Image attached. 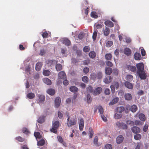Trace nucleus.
<instances>
[{
	"label": "nucleus",
	"mask_w": 149,
	"mask_h": 149,
	"mask_svg": "<svg viewBox=\"0 0 149 149\" xmlns=\"http://www.w3.org/2000/svg\"><path fill=\"white\" fill-rule=\"evenodd\" d=\"M45 143V140L42 139L38 142L37 145L38 146H41L44 145Z\"/></svg>",
	"instance_id": "obj_36"
},
{
	"label": "nucleus",
	"mask_w": 149,
	"mask_h": 149,
	"mask_svg": "<svg viewBox=\"0 0 149 149\" xmlns=\"http://www.w3.org/2000/svg\"><path fill=\"white\" fill-rule=\"evenodd\" d=\"M104 149H112V146L110 144H106L104 146Z\"/></svg>",
	"instance_id": "obj_57"
},
{
	"label": "nucleus",
	"mask_w": 149,
	"mask_h": 149,
	"mask_svg": "<svg viewBox=\"0 0 149 149\" xmlns=\"http://www.w3.org/2000/svg\"><path fill=\"white\" fill-rule=\"evenodd\" d=\"M123 115L121 113H116L114 115V117L116 119H118L121 118L122 116Z\"/></svg>",
	"instance_id": "obj_38"
},
{
	"label": "nucleus",
	"mask_w": 149,
	"mask_h": 149,
	"mask_svg": "<svg viewBox=\"0 0 149 149\" xmlns=\"http://www.w3.org/2000/svg\"><path fill=\"white\" fill-rule=\"evenodd\" d=\"M90 48L89 46H86L84 47L83 48V51L84 52H88L90 50Z\"/></svg>",
	"instance_id": "obj_41"
},
{
	"label": "nucleus",
	"mask_w": 149,
	"mask_h": 149,
	"mask_svg": "<svg viewBox=\"0 0 149 149\" xmlns=\"http://www.w3.org/2000/svg\"><path fill=\"white\" fill-rule=\"evenodd\" d=\"M134 123L135 125H143L142 122L139 120H135Z\"/></svg>",
	"instance_id": "obj_54"
},
{
	"label": "nucleus",
	"mask_w": 149,
	"mask_h": 149,
	"mask_svg": "<svg viewBox=\"0 0 149 149\" xmlns=\"http://www.w3.org/2000/svg\"><path fill=\"white\" fill-rule=\"evenodd\" d=\"M78 90V88L75 86H72L70 88V90L72 92H77Z\"/></svg>",
	"instance_id": "obj_28"
},
{
	"label": "nucleus",
	"mask_w": 149,
	"mask_h": 149,
	"mask_svg": "<svg viewBox=\"0 0 149 149\" xmlns=\"http://www.w3.org/2000/svg\"><path fill=\"white\" fill-rule=\"evenodd\" d=\"M124 139V137L122 135H120L118 136L116 140L117 143L118 144H120L121 143Z\"/></svg>",
	"instance_id": "obj_13"
},
{
	"label": "nucleus",
	"mask_w": 149,
	"mask_h": 149,
	"mask_svg": "<svg viewBox=\"0 0 149 149\" xmlns=\"http://www.w3.org/2000/svg\"><path fill=\"white\" fill-rule=\"evenodd\" d=\"M103 33L104 35L108 36L109 34L110 29L109 28L106 27L105 29L103 31Z\"/></svg>",
	"instance_id": "obj_30"
},
{
	"label": "nucleus",
	"mask_w": 149,
	"mask_h": 149,
	"mask_svg": "<svg viewBox=\"0 0 149 149\" xmlns=\"http://www.w3.org/2000/svg\"><path fill=\"white\" fill-rule=\"evenodd\" d=\"M136 66L137 69V73L144 71V65L143 63H137L136 65Z\"/></svg>",
	"instance_id": "obj_3"
},
{
	"label": "nucleus",
	"mask_w": 149,
	"mask_h": 149,
	"mask_svg": "<svg viewBox=\"0 0 149 149\" xmlns=\"http://www.w3.org/2000/svg\"><path fill=\"white\" fill-rule=\"evenodd\" d=\"M27 97L29 99H32L35 97V95L32 93H29L27 94Z\"/></svg>",
	"instance_id": "obj_31"
},
{
	"label": "nucleus",
	"mask_w": 149,
	"mask_h": 149,
	"mask_svg": "<svg viewBox=\"0 0 149 149\" xmlns=\"http://www.w3.org/2000/svg\"><path fill=\"white\" fill-rule=\"evenodd\" d=\"M91 78L92 79L95 80L97 79V74L95 73H93L91 74Z\"/></svg>",
	"instance_id": "obj_55"
},
{
	"label": "nucleus",
	"mask_w": 149,
	"mask_h": 149,
	"mask_svg": "<svg viewBox=\"0 0 149 149\" xmlns=\"http://www.w3.org/2000/svg\"><path fill=\"white\" fill-rule=\"evenodd\" d=\"M34 134L36 139H40L41 138V136L40 135V134L38 132H35Z\"/></svg>",
	"instance_id": "obj_42"
},
{
	"label": "nucleus",
	"mask_w": 149,
	"mask_h": 149,
	"mask_svg": "<svg viewBox=\"0 0 149 149\" xmlns=\"http://www.w3.org/2000/svg\"><path fill=\"white\" fill-rule=\"evenodd\" d=\"M119 100V98L118 97H116L113 99L112 101L109 103V105H112L117 103Z\"/></svg>",
	"instance_id": "obj_26"
},
{
	"label": "nucleus",
	"mask_w": 149,
	"mask_h": 149,
	"mask_svg": "<svg viewBox=\"0 0 149 149\" xmlns=\"http://www.w3.org/2000/svg\"><path fill=\"white\" fill-rule=\"evenodd\" d=\"M43 82L47 85H50L52 84V82L50 80L47 78H45L43 79Z\"/></svg>",
	"instance_id": "obj_21"
},
{
	"label": "nucleus",
	"mask_w": 149,
	"mask_h": 149,
	"mask_svg": "<svg viewBox=\"0 0 149 149\" xmlns=\"http://www.w3.org/2000/svg\"><path fill=\"white\" fill-rule=\"evenodd\" d=\"M62 42L63 44L68 46L70 45L71 44L70 40L66 38H63L62 40Z\"/></svg>",
	"instance_id": "obj_14"
},
{
	"label": "nucleus",
	"mask_w": 149,
	"mask_h": 149,
	"mask_svg": "<svg viewBox=\"0 0 149 149\" xmlns=\"http://www.w3.org/2000/svg\"><path fill=\"white\" fill-rule=\"evenodd\" d=\"M42 35L43 38H47L49 37L48 33L47 32H43Z\"/></svg>",
	"instance_id": "obj_64"
},
{
	"label": "nucleus",
	"mask_w": 149,
	"mask_h": 149,
	"mask_svg": "<svg viewBox=\"0 0 149 149\" xmlns=\"http://www.w3.org/2000/svg\"><path fill=\"white\" fill-rule=\"evenodd\" d=\"M82 81L85 83H87L88 81V78L86 76H84L82 78Z\"/></svg>",
	"instance_id": "obj_50"
},
{
	"label": "nucleus",
	"mask_w": 149,
	"mask_h": 149,
	"mask_svg": "<svg viewBox=\"0 0 149 149\" xmlns=\"http://www.w3.org/2000/svg\"><path fill=\"white\" fill-rule=\"evenodd\" d=\"M124 110L125 108L122 106L118 107L116 109V112L120 113H122Z\"/></svg>",
	"instance_id": "obj_22"
},
{
	"label": "nucleus",
	"mask_w": 149,
	"mask_h": 149,
	"mask_svg": "<svg viewBox=\"0 0 149 149\" xmlns=\"http://www.w3.org/2000/svg\"><path fill=\"white\" fill-rule=\"evenodd\" d=\"M112 81V78L111 76H108L104 79V82L107 84L109 83Z\"/></svg>",
	"instance_id": "obj_18"
},
{
	"label": "nucleus",
	"mask_w": 149,
	"mask_h": 149,
	"mask_svg": "<svg viewBox=\"0 0 149 149\" xmlns=\"http://www.w3.org/2000/svg\"><path fill=\"white\" fill-rule=\"evenodd\" d=\"M91 16L92 17L97 18L98 17V16L96 15V12L92 11L91 13Z\"/></svg>",
	"instance_id": "obj_49"
},
{
	"label": "nucleus",
	"mask_w": 149,
	"mask_h": 149,
	"mask_svg": "<svg viewBox=\"0 0 149 149\" xmlns=\"http://www.w3.org/2000/svg\"><path fill=\"white\" fill-rule=\"evenodd\" d=\"M130 106L129 104H127L126 106V109L125 110V113H127L129 112L130 108Z\"/></svg>",
	"instance_id": "obj_56"
},
{
	"label": "nucleus",
	"mask_w": 149,
	"mask_h": 149,
	"mask_svg": "<svg viewBox=\"0 0 149 149\" xmlns=\"http://www.w3.org/2000/svg\"><path fill=\"white\" fill-rule=\"evenodd\" d=\"M67 49L66 48H62L61 49V52L63 56H67L65 55V54L67 53Z\"/></svg>",
	"instance_id": "obj_45"
},
{
	"label": "nucleus",
	"mask_w": 149,
	"mask_h": 149,
	"mask_svg": "<svg viewBox=\"0 0 149 149\" xmlns=\"http://www.w3.org/2000/svg\"><path fill=\"white\" fill-rule=\"evenodd\" d=\"M87 102L88 103H90L92 100V98L91 95L89 94H88L87 96Z\"/></svg>",
	"instance_id": "obj_53"
},
{
	"label": "nucleus",
	"mask_w": 149,
	"mask_h": 149,
	"mask_svg": "<svg viewBox=\"0 0 149 149\" xmlns=\"http://www.w3.org/2000/svg\"><path fill=\"white\" fill-rule=\"evenodd\" d=\"M124 53L127 56H129L131 54V51L129 48H126L124 49Z\"/></svg>",
	"instance_id": "obj_17"
},
{
	"label": "nucleus",
	"mask_w": 149,
	"mask_h": 149,
	"mask_svg": "<svg viewBox=\"0 0 149 149\" xmlns=\"http://www.w3.org/2000/svg\"><path fill=\"white\" fill-rule=\"evenodd\" d=\"M127 68L130 71L134 72L136 70V68L135 66L132 65H128L127 66Z\"/></svg>",
	"instance_id": "obj_8"
},
{
	"label": "nucleus",
	"mask_w": 149,
	"mask_h": 149,
	"mask_svg": "<svg viewBox=\"0 0 149 149\" xmlns=\"http://www.w3.org/2000/svg\"><path fill=\"white\" fill-rule=\"evenodd\" d=\"M56 69L57 71H59L62 69V65L60 64H57L56 65Z\"/></svg>",
	"instance_id": "obj_40"
},
{
	"label": "nucleus",
	"mask_w": 149,
	"mask_h": 149,
	"mask_svg": "<svg viewBox=\"0 0 149 149\" xmlns=\"http://www.w3.org/2000/svg\"><path fill=\"white\" fill-rule=\"evenodd\" d=\"M47 93L49 95H53L55 94V91L54 89L50 88L47 90Z\"/></svg>",
	"instance_id": "obj_24"
},
{
	"label": "nucleus",
	"mask_w": 149,
	"mask_h": 149,
	"mask_svg": "<svg viewBox=\"0 0 149 149\" xmlns=\"http://www.w3.org/2000/svg\"><path fill=\"white\" fill-rule=\"evenodd\" d=\"M113 44V42L111 41H107L106 44V47H110Z\"/></svg>",
	"instance_id": "obj_52"
},
{
	"label": "nucleus",
	"mask_w": 149,
	"mask_h": 149,
	"mask_svg": "<svg viewBox=\"0 0 149 149\" xmlns=\"http://www.w3.org/2000/svg\"><path fill=\"white\" fill-rule=\"evenodd\" d=\"M89 56L90 58L94 59L96 57V54L94 51H91L89 53Z\"/></svg>",
	"instance_id": "obj_19"
},
{
	"label": "nucleus",
	"mask_w": 149,
	"mask_h": 149,
	"mask_svg": "<svg viewBox=\"0 0 149 149\" xmlns=\"http://www.w3.org/2000/svg\"><path fill=\"white\" fill-rule=\"evenodd\" d=\"M84 125V120L83 118L80 119V123L79 124V127L81 131L83 130Z\"/></svg>",
	"instance_id": "obj_12"
},
{
	"label": "nucleus",
	"mask_w": 149,
	"mask_h": 149,
	"mask_svg": "<svg viewBox=\"0 0 149 149\" xmlns=\"http://www.w3.org/2000/svg\"><path fill=\"white\" fill-rule=\"evenodd\" d=\"M71 62L72 63L76 64L79 62V60L75 58H72L71 59Z\"/></svg>",
	"instance_id": "obj_46"
},
{
	"label": "nucleus",
	"mask_w": 149,
	"mask_h": 149,
	"mask_svg": "<svg viewBox=\"0 0 149 149\" xmlns=\"http://www.w3.org/2000/svg\"><path fill=\"white\" fill-rule=\"evenodd\" d=\"M77 118L75 117H73V118H71L69 121H67V124L68 127H71L77 123Z\"/></svg>",
	"instance_id": "obj_1"
},
{
	"label": "nucleus",
	"mask_w": 149,
	"mask_h": 149,
	"mask_svg": "<svg viewBox=\"0 0 149 149\" xmlns=\"http://www.w3.org/2000/svg\"><path fill=\"white\" fill-rule=\"evenodd\" d=\"M98 109L100 114L102 115L103 114V110L102 107L101 106H99L98 107Z\"/></svg>",
	"instance_id": "obj_62"
},
{
	"label": "nucleus",
	"mask_w": 149,
	"mask_h": 149,
	"mask_svg": "<svg viewBox=\"0 0 149 149\" xmlns=\"http://www.w3.org/2000/svg\"><path fill=\"white\" fill-rule=\"evenodd\" d=\"M54 60H48L46 61V63L48 66H52L53 64Z\"/></svg>",
	"instance_id": "obj_39"
},
{
	"label": "nucleus",
	"mask_w": 149,
	"mask_h": 149,
	"mask_svg": "<svg viewBox=\"0 0 149 149\" xmlns=\"http://www.w3.org/2000/svg\"><path fill=\"white\" fill-rule=\"evenodd\" d=\"M134 58L136 60H140L141 58V56L140 54L137 52L135 53L134 54Z\"/></svg>",
	"instance_id": "obj_25"
},
{
	"label": "nucleus",
	"mask_w": 149,
	"mask_h": 149,
	"mask_svg": "<svg viewBox=\"0 0 149 149\" xmlns=\"http://www.w3.org/2000/svg\"><path fill=\"white\" fill-rule=\"evenodd\" d=\"M127 79L130 81H132L133 79V76L132 75H127L126 77Z\"/></svg>",
	"instance_id": "obj_51"
},
{
	"label": "nucleus",
	"mask_w": 149,
	"mask_h": 149,
	"mask_svg": "<svg viewBox=\"0 0 149 149\" xmlns=\"http://www.w3.org/2000/svg\"><path fill=\"white\" fill-rule=\"evenodd\" d=\"M137 107L135 105H133L130 108L131 111L132 112H135L137 110Z\"/></svg>",
	"instance_id": "obj_35"
},
{
	"label": "nucleus",
	"mask_w": 149,
	"mask_h": 149,
	"mask_svg": "<svg viewBox=\"0 0 149 149\" xmlns=\"http://www.w3.org/2000/svg\"><path fill=\"white\" fill-rule=\"evenodd\" d=\"M90 60L89 59H87L83 61V64L84 65H88L90 63Z\"/></svg>",
	"instance_id": "obj_59"
},
{
	"label": "nucleus",
	"mask_w": 149,
	"mask_h": 149,
	"mask_svg": "<svg viewBox=\"0 0 149 149\" xmlns=\"http://www.w3.org/2000/svg\"><path fill=\"white\" fill-rule=\"evenodd\" d=\"M124 97L125 100L128 101L131 100L132 99L131 95L129 93L125 94Z\"/></svg>",
	"instance_id": "obj_15"
},
{
	"label": "nucleus",
	"mask_w": 149,
	"mask_h": 149,
	"mask_svg": "<svg viewBox=\"0 0 149 149\" xmlns=\"http://www.w3.org/2000/svg\"><path fill=\"white\" fill-rule=\"evenodd\" d=\"M59 125V121L57 120L54 122L52 124V127L58 129Z\"/></svg>",
	"instance_id": "obj_32"
},
{
	"label": "nucleus",
	"mask_w": 149,
	"mask_h": 149,
	"mask_svg": "<svg viewBox=\"0 0 149 149\" xmlns=\"http://www.w3.org/2000/svg\"><path fill=\"white\" fill-rule=\"evenodd\" d=\"M42 65V63L41 62H38L36 64V70L37 71H39Z\"/></svg>",
	"instance_id": "obj_11"
},
{
	"label": "nucleus",
	"mask_w": 149,
	"mask_h": 149,
	"mask_svg": "<svg viewBox=\"0 0 149 149\" xmlns=\"http://www.w3.org/2000/svg\"><path fill=\"white\" fill-rule=\"evenodd\" d=\"M134 138L136 140H139L141 138V135L139 134H136L134 135Z\"/></svg>",
	"instance_id": "obj_47"
},
{
	"label": "nucleus",
	"mask_w": 149,
	"mask_h": 149,
	"mask_svg": "<svg viewBox=\"0 0 149 149\" xmlns=\"http://www.w3.org/2000/svg\"><path fill=\"white\" fill-rule=\"evenodd\" d=\"M104 93L105 95H109L110 93V91L109 89L106 88L104 91Z\"/></svg>",
	"instance_id": "obj_60"
},
{
	"label": "nucleus",
	"mask_w": 149,
	"mask_h": 149,
	"mask_svg": "<svg viewBox=\"0 0 149 149\" xmlns=\"http://www.w3.org/2000/svg\"><path fill=\"white\" fill-rule=\"evenodd\" d=\"M138 117L140 120L144 122L146 120V117L145 115L143 113H140L138 115Z\"/></svg>",
	"instance_id": "obj_16"
},
{
	"label": "nucleus",
	"mask_w": 149,
	"mask_h": 149,
	"mask_svg": "<svg viewBox=\"0 0 149 149\" xmlns=\"http://www.w3.org/2000/svg\"><path fill=\"white\" fill-rule=\"evenodd\" d=\"M112 57V55L110 53L107 54L105 55V58L107 60H111Z\"/></svg>",
	"instance_id": "obj_37"
},
{
	"label": "nucleus",
	"mask_w": 149,
	"mask_h": 149,
	"mask_svg": "<svg viewBox=\"0 0 149 149\" xmlns=\"http://www.w3.org/2000/svg\"><path fill=\"white\" fill-rule=\"evenodd\" d=\"M104 24L106 26L110 27H113L114 26V24L113 23L109 20L106 21L104 22Z\"/></svg>",
	"instance_id": "obj_20"
},
{
	"label": "nucleus",
	"mask_w": 149,
	"mask_h": 149,
	"mask_svg": "<svg viewBox=\"0 0 149 149\" xmlns=\"http://www.w3.org/2000/svg\"><path fill=\"white\" fill-rule=\"evenodd\" d=\"M141 48V54L143 56H144L146 54V52L145 50L144 49L143 47H142Z\"/></svg>",
	"instance_id": "obj_63"
},
{
	"label": "nucleus",
	"mask_w": 149,
	"mask_h": 149,
	"mask_svg": "<svg viewBox=\"0 0 149 149\" xmlns=\"http://www.w3.org/2000/svg\"><path fill=\"white\" fill-rule=\"evenodd\" d=\"M23 132L26 134H28L30 133V132L25 127L23 128L22 129Z\"/></svg>",
	"instance_id": "obj_48"
},
{
	"label": "nucleus",
	"mask_w": 149,
	"mask_h": 149,
	"mask_svg": "<svg viewBox=\"0 0 149 149\" xmlns=\"http://www.w3.org/2000/svg\"><path fill=\"white\" fill-rule=\"evenodd\" d=\"M125 86L129 89H132L133 88V85L131 83L128 81L125 82Z\"/></svg>",
	"instance_id": "obj_23"
},
{
	"label": "nucleus",
	"mask_w": 149,
	"mask_h": 149,
	"mask_svg": "<svg viewBox=\"0 0 149 149\" xmlns=\"http://www.w3.org/2000/svg\"><path fill=\"white\" fill-rule=\"evenodd\" d=\"M59 79H63L66 77V74L64 71H61L58 74Z\"/></svg>",
	"instance_id": "obj_10"
},
{
	"label": "nucleus",
	"mask_w": 149,
	"mask_h": 149,
	"mask_svg": "<svg viewBox=\"0 0 149 149\" xmlns=\"http://www.w3.org/2000/svg\"><path fill=\"white\" fill-rule=\"evenodd\" d=\"M105 72L106 74L110 75L112 72V69L109 67H107L105 68Z\"/></svg>",
	"instance_id": "obj_27"
},
{
	"label": "nucleus",
	"mask_w": 149,
	"mask_h": 149,
	"mask_svg": "<svg viewBox=\"0 0 149 149\" xmlns=\"http://www.w3.org/2000/svg\"><path fill=\"white\" fill-rule=\"evenodd\" d=\"M97 79H100L102 78V72H99L97 73Z\"/></svg>",
	"instance_id": "obj_61"
},
{
	"label": "nucleus",
	"mask_w": 149,
	"mask_h": 149,
	"mask_svg": "<svg viewBox=\"0 0 149 149\" xmlns=\"http://www.w3.org/2000/svg\"><path fill=\"white\" fill-rule=\"evenodd\" d=\"M97 36V31H94L93 34L92 38L94 40H96Z\"/></svg>",
	"instance_id": "obj_58"
},
{
	"label": "nucleus",
	"mask_w": 149,
	"mask_h": 149,
	"mask_svg": "<svg viewBox=\"0 0 149 149\" xmlns=\"http://www.w3.org/2000/svg\"><path fill=\"white\" fill-rule=\"evenodd\" d=\"M45 117L42 116L39 117L38 119V122L40 123H42L45 121Z\"/></svg>",
	"instance_id": "obj_29"
},
{
	"label": "nucleus",
	"mask_w": 149,
	"mask_h": 149,
	"mask_svg": "<svg viewBox=\"0 0 149 149\" xmlns=\"http://www.w3.org/2000/svg\"><path fill=\"white\" fill-rule=\"evenodd\" d=\"M15 139L19 141L23 142L24 141L25 139L20 136H18L15 138Z\"/></svg>",
	"instance_id": "obj_44"
},
{
	"label": "nucleus",
	"mask_w": 149,
	"mask_h": 149,
	"mask_svg": "<svg viewBox=\"0 0 149 149\" xmlns=\"http://www.w3.org/2000/svg\"><path fill=\"white\" fill-rule=\"evenodd\" d=\"M38 98L37 99V102L38 103H40L44 102L45 99V96L42 95H41L38 96Z\"/></svg>",
	"instance_id": "obj_6"
},
{
	"label": "nucleus",
	"mask_w": 149,
	"mask_h": 149,
	"mask_svg": "<svg viewBox=\"0 0 149 149\" xmlns=\"http://www.w3.org/2000/svg\"><path fill=\"white\" fill-rule=\"evenodd\" d=\"M86 91L88 93H93V88L91 86H88L86 88Z\"/></svg>",
	"instance_id": "obj_34"
},
{
	"label": "nucleus",
	"mask_w": 149,
	"mask_h": 149,
	"mask_svg": "<svg viewBox=\"0 0 149 149\" xmlns=\"http://www.w3.org/2000/svg\"><path fill=\"white\" fill-rule=\"evenodd\" d=\"M131 130L132 132L135 134H136L139 132L141 130L140 128L136 126L133 127L131 128Z\"/></svg>",
	"instance_id": "obj_7"
},
{
	"label": "nucleus",
	"mask_w": 149,
	"mask_h": 149,
	"mask_svg": "<svg viewBox=\"0 0 149 149\" xmlns=\"http://www.w3.org/2000/svg\"><path fill=\"white\" fill-rule=\"evenodd\" d=\"M43 74L44 75L47 76L51 74V72L48 70H44L43 71Z\"/></svg>",
	"instance_id": "obj_33"
},
{
	"label": "nucleus",
	"mask_w": 149,
	"mask_h": 149,
	"mask_svg": "<svg viewBox=\"0 0 149 149\" xmlns=\"http://www.w3.org/2000/svg\"><path fill=\"white\" fill-rule=\"evenodd\" d=\"M61 102V99L59 97H57L55 100V106L56 108L58 107L60 105Z\"/></svg>",
	"instance_id": "obj_9"
},
{
	"label": "nucleus",
	"mask_w": 149,
	"mask_h": 149,
	"mask_svg": "<svg viewBox=\"0 0 149 149\" xmlns=\"http://www.w3.org/2000/svg\"><path fill=\"white\" fill-rule=\"evenodd\" d=\"M116 125L118 128L123 130H127V125L123 122L118 121L116 123Z\"/></svg>",
	"instance_id": "obj_2"
},
{
	"label": "nucleus",
	"mask_w": 149,
	"mask_h": 149,
	"mask_svg": "<svg viewBox=\"0 0 149 149\" xmlns=\"http://www.w3.org/2000/svg\"><path fill=\"white\" fill-rule=\"evenodd\" d=\"M102 90V88L101 87H98L96 88L95 90H93V95L95 96L98 95L100 93Z\"/></svg>",
	"instance_id": "obj_4"
},
{
	"label": "nucleus",
	"mask_w": 149,
	"mask_h": 149,
	"mask_svg": "<svg viewBox=\"0 0 149 149\" xmlns=\"http://www.w3.org/2000/svg\"><path fill=\"white\" fill-rule=\"evenodd\" d=\"M137 73L141 79L145 80L146 79L147 76L145 71Z\"/></svg>",
	"instance_id": "obj_5"
},
{
	"label": "nucleus",
	"mask_w": 149,
	"mask_h": 149,
	"mask_svg": "<svg viewBox=\"0 0 149 149\" xmlns=\"http://www.w3.org/2000/svg\"><path fill=\"white\" fill-rule=\"evenodd\" d=\"M93 134V130L91 128H90L89 129V136L90 138H91L92 137Z\"/></svg>",
	"instance_id": "obj_43"
}]
</instances>
